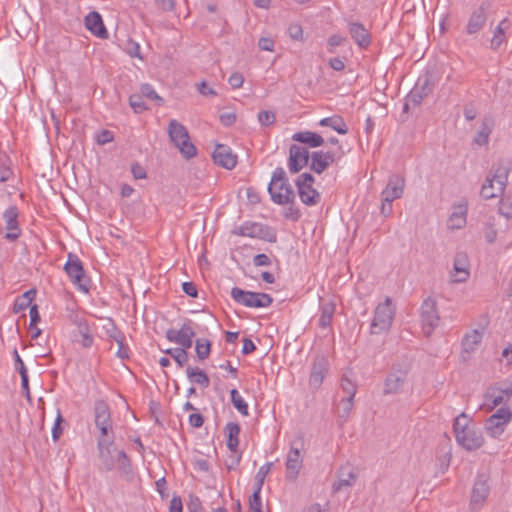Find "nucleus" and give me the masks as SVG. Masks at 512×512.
Masks as SVG:
<instances>
[{
	"mask_svg": "<svg viewBox=\"0 0 512 512\" xmlns=\"http://www.w3.org/2000/svg\"><path fill=\"white\" fill-rule=\"evenodd\" d=\"M249 512H263L261 496H250Z\"/></svg>",
	"mask_w": 512,
	"mask_h": 512,
	"instance_id": "55",
	"label": "nucleus"
},
{
	"mask_svg": "<svg viewBox=\"0 0 512 512\" xmlns=\"http://www.w3.org/2000/svg\"><path fill=\"white\" fill-rule=\"evenodd\" d=\"M226 435V444L228 449L232 453L238 452L239 447V434H240V426L235 422H228L224 428Z\"/></svg>",
	"mask_w": 512,
	"mask_h": 512,
	"instance_id": "32",
	"label": "nucleus"
},
{
	"mask_svg": "<svg viewBox=\"0 0 512 512\" xmlns=\"http://www.w3.org/2000/svg\"><path fill=\"white\" fill-rule=\"evenodd\" d=\"M395 316V307L392 300L386 297L384 302L379 303L374 311V317L371 323V333L380 334L388 331L392 325Z\"/></svg>",
	"mask_w": 512,
	"mask_h": 512,
	"instance_id": "6",
	"label": "nucleus"
},
{
	"mask_svg": "<svg viewBox=\"0 0 512 512\" xmlns=\"http://www.w3.org/2000/svg\"><path fill=\"white\" fill-rule=\"evenodd\" d=\"M432 92V86L428 77L419 79L415 87L408 94V101L414 106H418L422 103L423 99L426 98Z\"/></svg>",
	"mask_w": 512,
	"mask_h": 512,
	"instance_id": "26",
	"label": "nucleus"
},
{
	"mask_svg": "<svg viewBox=\"0 0 512 512\" xmlns=\"http://www.w3.org/2000/svg\"><path fill=\"white\" fill-rule=\"evenodd\" d=\"M492 132L491 125L486 120L482 121L480 130L477 132L473 142L479 146L486 145Z\"/></svg>",
	"mask_w": 512,
	"mask_h": 512,
	"instance_id": "41",
	"label": "nucleus"
},
{
	"mask_svg": "<svg viewBox=\"0 0 512 512\" xmlns=\"http://www.w3.org/2000/svg\"><path fill=\"white\" fill-rule=\"evenodd\" d=\"M13 176V171L9 164L0 163V183L7 182Z\"/></svg>",
	"mask_w": 512,
	"mask_h": 512,
	"instance_id": "58",
	"label": "nucleus"
},
{
	"mask_svg": "<svg viewBox=\"0 0 512 512\" xmlns=\"http://www.w3.org/2000/svg\"><path fill=\"white\" fill-rule=\"evenodd\" d=\"M18 215L19 213L16 206H10L3 213V219L5 220L7 229L5 238L9 241H15L21 234L18 224Z\"/></svg>",
	"mask_w": 512,
	"mask_h": 512,
	"instance_id": "23",
	"label": "nucleus"
},
{
	"mask_svg": "<svg viewBox=\"0 0 512 512\" xmlns=\"http://www.w3.org/2000/svg\"><path fill=\"white\" fill-rule=\"evenodd\" d=\"M195 351L199 360L207 359L211 352V342L208 339H197L195 341Z\"/></svg>",
	"mask_w": 512,
	"mask_h": 512,
	"instance_id": "42",
	"label": "nucleus"
},
{
	"mask_svg": "<svg viewBox=\"0 0 512 512\" xmlns=\"http://www.w3.org/2000/svg\"><path fill=\"white\" fill-rule=\"evenodd\" d=\"M512 420V410L508 406H502L490 415L484 424L488 436L498 439L505 432L508 424Z\"/></svg>",
	"mask_w": 512,
	"mask_h": 512,
	"instance_id": "8",
	"label": "nucleus"
},
{
	"mask_svg": "<svg viewBox=\"0 0 512 512\" xmlns=\"http://www.w3.org/2000/svg\"><path fill=\"white\" fill-rule=\"evenodd\" d=\"M289 35L294 40L303 39V29L299 24H291L288 28Z\"/></svg>",
	"mask_w": 512,
	"mask_h": 512,
	"instance_id": "61",
	"label": "nucleus"
},
{
	"mask_svg": "<svg viewBox=\"0 0 512 512\" xmlns=\"http://www.w3.org/2000/svg\"><path fill=\"white\" fill-rule=\"evenodd\" d=\"M354 398L352 397H345L342 398L339 407H338V416L339 418L343 419V421H346L353 409L354 406Z\"/></svg>",
	"mask_w": 512,
	"mask_h": 512,
	"instance_id": "43",
	"label": "nucleus"
},
{
	"mask_svg": "<svg viewBox=\"0 0 512 512\" xmlns=\"http://www.w3.org/2000/svg\"><path fill=\"white\" fill-rule=\"evenodd\" d=\"M195 335L190 320L184 322L179 330L171 328L166 331V338L176 344H179L188 337H194Z\"/></svg>",
	"mask_w": 512,
	"mask_h": 512,
	"instance_id": "31",
	"label": "nucleus"
},
{
	"mask_svg": "<svg viewBox=\"0 0 512 512\" xmlns=\"http://www.w3.org/2000/svg\"><path fill=\"white\" fill-rule=\"evenodd\" d=\"M510 171L511 164L508 161L499 160L494 163L481 187V197L489 200L502 196L508 184Z\"/></svg>",
	"mask_w": 512,
	"mask_h": 512,
	"instance_id": "1",
	"label": "nucleus"
},
{
	"mask_svg": "<svg viewBox=\"0 0 512 512\" xmlns=\"http://www.w3.org/2000/svg\"><path fill=\"white\" fill-rule=\"evenodd\" d=\"M244 77L241 73L235 72L228 78V83L234 89L240 88L243 85Z\"/></svg>",
	"mask_w": 512,
	"mask_h": 512,
	"instance_id": "59",
	"label": "nucleus"
},
{
	"mask_svg": "<svg viewBox=\"0 0 512 512\" xmlns=\"http://www.w3.org/2000/svg\"><path fill=\"white\" fill-rule=\"evenodd\" d=\"M13 357H14L15 369L19 372L20 376L28 375L25 364H24L23 360L21 359L16 348L13 351Z\"/></svg>",
	"mask_w": 512,
	"mask_h": 512,
	"instance_id": "54",
	"label": "nucleus"
},
{
	"mask_svg": "<svg viewBox=\"0 0 512 512\" xmlns=\"http://www.w3.org/2000/svg\"><path fill=\"white\" fill-rule=\"evenodd\" d=\"M303 458L300 448L291 445L286 458V477L289 480H296L302 468Z\"/></svg>",
	"mask_w": 512,
	"mask_h": 512,
	"instance_id": "22",
	"label": "nucleus"
},
{
	"mask_svg": "<svg viewBox=\"0 0 512 512\" xmlns=\"http://www.w3.org/2000/svg\"><path fill=\"white\" fill-rule=\"evenodd\" d=\"M310 156L311 153L307 147L296 144L291 145L287 163L289 172L296 174L308 166L310 164Z\"/></svg>",
	"mask_w": 512,
	"mask_h": 512,
	"instance_id": "15",
	"label": "nucleus"
},
{
	"mask_svg": "<svg viewBox=\"0 0 512 512\" xmlns=\"http://www.w3.org/2000/svg\"><path fill=\"white\" fill-rule=\"evenodd\" d=\"M405 187V178L400 174H392L388 178L386 187L383 189L381 196L387 200L394 201L403 196Z\"/></svg>",
	"mask_w": 512,
	"mask_h": 512,
	"instance_id": "20",
	"label": "nucleus"
},
{
	"mask_svg": "<svg viewBox=\"0 0 512 512\" xmlns=\"http://www.w3.org/2000/svg\"><path fill=\"white\" fill-rule=\"evenodd\" d=\"M94 423L96 428L113 425L110 407L104 400L94 403Z\"/></svg>",
	"mask_w": 512,
	"mask_h": 512,
	"instance_id": "27",
	"label": "nucleus"
},
{
	"mask_svg": "<svg viewBox=\"0 0 512 512\" xmlns=\"http://www.w3.org/2000/svg\"><path fill=\"white\" fill-rule=\"evenodd\" d=\"M355 480L356 475L353 472H350L347 478H340L337 482L333 484V492H339L343 487L352 486Z\"/></svg>",
	"mask_w": 512,
	"mask_h": 512,
	"instance_id": "49",
	"label": "nucleus"
},
{
	"mask_svg": "<svg viewBox=\"0 0 512 512\" xmlns=\"http://www.w3.org/2000/svg\"><path fill=\"white\" fill-rule=\"evenodd\" d=\"M453 432L457 443L468 451L477 450L484 443L481 431L475 427L472 419L465 413H461L455 418Z\"/></svg>",
	"mask_w": 512,
	"mask_h": 512,
	"instance_id": "3",
	"label": "nucleus"
},
{
	"mask_svg": "<svg viewBox=\"0 0 512 512\" xmlns=\"http://www.w3.org/2000/svg\"><path fill=\"white\" fill-rule=\"evenodd\" d=\"M78 328V332L81 336V345L82 347L84 348H89L93 345V342H94V338L91 334V330H90V327H89V324H88V321L81 317V318H76L75 322H74Z\"/></svg>",
	"mask_w": 512,
	"mask_h": 512,
	"instance_id": "34",
	"label": "nucleus"
},
{
	"mask_svg": "<svg viewBox=\"0 0 512 512\" xmlns=\"http://www.w3.org/2000/svg\"><path fill=\"white\" fill-rule=\"evenodd\" d=\"M64 270L78 290L84 293L89 292L90 279L86 276L83 264L77 255L73 253L68 254Z\"/></svg>",
	"mask_w": 512,
	"mask_h": 512,
	"instance_id": "9",
	"label": "nucleus"
},
{
	"mask_svg": "<svg viewBox=\"0 0 512 512\" xmlns=\"http://www.w3.org/2000/svg\"><path fill=\"white\" fill-rule=\"evenodd\" d=\"M489 492L490 487L488 485V479L484 475L478 476L472 489L470 501L471 509H480L483 503L485 502L487 496L489 495Z\"/></svg>",
	"mask_w": 512,
	"mask_h": 512,
	"instance_id": "19",
	"label": "nucleus"
},
{
	"mask_svg": "<svg viewBox=\"0 0 512 512\" xmlns=\"http://www.w3.org/2000/svg\"><path fill=\"white\" fill-rule=\"evenodd\" d=\"M155 4L163 12H170L175 8L174 0H155Z\"/></svg>",
	"mask_w": 512,
	"mask_h": 512,
	"instance_id": "62",
	"label": "nucleus"
},
{
	"mask_svg": "<svg viewBox=\"0 0 512 512\" xmlns=\"http://www.w3.org/2000/svg\"><path fill=\"white\" fill-rule=\"evenodd\" d=\"M169 512H183V504L181 497L174 495L170 500Z\"/></svg>",
	"mask_w": 512,
	"mask_h": 512,
	"instance_id": "64",
	"label": "nucleus"
},
{
	"mask_svg": "<svg viewBox=\"0 0 512 512\" xmlns=\"http://www.w3.org/2000/svg\"><path fill=\"white\" fill-rule=\"evenodd\" d=\"M315 178L310 173L300 174L295 185L301 202L306 206H316L321 202V194L313 187Z\"/></svg>",
	"mask_w": 512,
	"mask_h": 512,
	"instance_id": "10",
	"label": "nucleus"
},
{
	"mask_svg": "<svg viewBox=\"0 0 512 512\" xmlns=\"http://www.w3.org/2000/svg\"><path fill=\"white\" fill-rule=\"evenodd\" d=\"M186 375L191 382L198 384L202 388H208L210 386L209 376L199 367L187 366Z\"/></svg>",
	"mask_w": 512,
	"mask_h": 512,
	"instance_id": "35",
	"label": "nucleus"
},
{
	"mask_svg": "<svg viewBox=\"0 0 512 512\" xmlns=\"http://www.w3.org/2000/svg\"><path fill=\"white\" fill-rule=\"evenodd\" d=\"M36 296V289L32 288L25 293H23L20 297H18L14 303L13 311L14 313H19L24 311L28 307H31V303Z\"/></svg>",
	"mask_w": 512,
	"mask_h": 512,
	"instance_id": "38",
	"label": "nucleus"
},
{
	"mask_svg": "<svg viewBox=\"0 0 512 512\" xmlns=\"http://www.w3.org/2000/svg\"><path fill=\"white\" fill-rule=\"evenodd\" d=\"M164 353L170 355L179 367H183L188 362V353L184 349L169 348Z\"/></svg>",
	"mask_w": 512,
	"mask_h": 512,
	"instance_id": "44",
	"label": "nucleus"
},
{
	"mask_svg": "<svg viewBox=\"0 0 512 512\" xmlns=\"http://www.w3.org/2000/svg\"><path fill=\"white\" fill-rule=\"evenodd\" d=\"M117 345H118V350L116 352L117 357L122 360L129 359L130 348L128 347L127 344H125V341H121V342L117 343Z\"/></svg>",
	"mask_w": 512,
	"mask_h": 512,
	"instance_id": "63",
	"label": "nucleus"
},
{
	"mask_svg": "<svg viewBox=\"0 0 512 512\" xmlns=\"http://www.w3.org/2000/svg\"><path fill=\"white\" fill-rule=\"evenodd\" d=\"M235 233L240 236L259 238L268 242H276V233L268 226L257 222H245Z\"/></svg>",
	"mask_w": 512,
	"mask_h": 512,
	"instance_id": "14",
	"label": "nucleus"
},
{
	"mask_svg": "<svg viewBox=\"0 0 512 512\" xmlns=\"http://www.w3.org/2000/svg\"><path fill=\"white\" fill-rule=\"evenodd\" d=\"M131 173L135 179H145L147 177L146 170L138 162L132 164Z\"/></svg>",
	"mask_w": 512,
	"mask_h": 512,
	"instance_id": "60",
	"label": "nucleus"
},
{
	"mask_svg": "<svg viewBox=\"0 0 512 512\" xmlns=\"http://www.w3.org/2000/svg\"><path fill=\"white\" fill-rule=\"evenodd\" d=\"M129 105L135 113H142L148 109L141 94H132L129 97Z\"/></svg>",
	"mask_w": 512,
	"mask_h": 512,
	"instance_id": "45",
	"label": "nucleus"
},
{
	"mask_svg": "<svg viewBox=\"0 0 512 512\" xmlns=\"http://www.w3.org/2000/svg\"><path fill=\"white\" fill-rule=\"evenodd\" d=\"M214 162L228 170L233 169L237 164V156L232 153L229 146L218 144L212 154Z\"/></svg>",
	"mask_w": 512,
	"mask_h": 512,
	"instance_id": "21",
	"label": "nucleus"
},
{
	"mask_svg": "<svg viewBox=\"0 0 512 512\" xmlns=\"http://www.w3.org/2000/svg\"><path fill=\"white\" fill-rule=\"evenodd\" d=\"M408 369H398L392 367L391 372L387 375L384 382V395H394L402 391L404 384L407 381Z\"/></svg>",
	"mask_w": 512,
	"mask_h": 512,
	"instance_id": "17",
	"label": "nucleus"
},
{
	"mask_svg": "<svg viewBox=\"0 0 512 512\" xmlns=\"http://www.w3.org/2000/svg\"><path fill=\"white\" fill-rule=\"evenodd\" d=\"M85 27L95 36L101 39H107L109 37L108 31L103 23L101 15L92 11L85 17Z\"/></svg>",
	"mask_w": 512,
	"mask_h": 512,
	"instance_id": "25",
	"label": "nucleus"
},
{
	"mask_svg": "<svg viewBox=\"0 0 512 512\" xmlns=\"http://www.w3.org/2000/svg\"><path fill=\"white\" fill-rule=\"evenodd\" d=\"M336 310V301L333 298L321 299L320 301V318L319 326L323 329L329 327L332 323L333 316Z\"/></svg>",
	"mask_w": 512,
	"mask_h": 512,
	"instance_id": "29",
	"label": "nucleus"
},
{
	"mask_svg": "<svg viewBox=\"0 0 512 512\" xmlns=\"http://www.w3.org/2000/svg\"><path fill=\"white\" fill-rule=\"evenodd\" d=\"M275 119L276 116L272 111L264 110L258 113V121L262 126H270L274 124Z\"/></svg>",
	"mask_w": 512,
	"mask_h": 512,
	"instance_id": "53",
	"label": "nucleus"
},
{
	"mask_svg": "<svg viewBox=\"0 0 512 512\" xmlns=\"http://www.w3.org/2000/svg\"><path fill=\"white\" fill-rule=\"evenodd\" d=\"M467 209L465 206L459 205L448 218L447 226L450 229H461L466 224Z\"/></svg>",
	"mask_w": 512,
	"mask_h": 512,
	"instance_id": "36",
	"label": "nucleus"
},
{
	"mask_svg": "<svg viewBox=\"0 0 512 512\" xmlns=\"http://www.w3.org/2000/svg\"><path fill=\"white\" fill-rule=\"evenodd\" d=\"M490 5L487 2H483L478 8H476L470 15L468 22L465 27V32L468 35H475L479 33L485 26L488 19V9Z\"/></svg>",
	"mask_w": 512,
	"mask_h": 512,
	"instance_id": "18",
	"label": "nucleus"
},
{
	"mask_svg": "<svg viewBox=\"0 0 512 512\" xmlns=\"http://www.w3.org/2000/svg\"><path fill=\"white\" fill-rule=\"evenodd\" d=\"M420 319L423 333L430 336L440 323L437 301L434 298L427 297L423 300L420 306Z\"/></svg>",
	"mask_w": 512,
	"mask_h": 512,
	"instance_id": "12",
	"label": "nucleus"
},
{
	"mask_svg": "<svg viewBox=\"0 0 512 512\" xmlns=\"http://www.w3.org/2000/svg\"><path fill=\"white\" fill-rule=\"evenodd\" d=\"M267 190L271 201L281 206L292 203L296 199V194L283 167H277L273 171Z\"/></svg>",
	"mask_w": 512,
	"mask_h": 512,
	"instance_id": "4",
	"label": "nucleus"
},
{
	"mask_svg": "<svg viewBox=\"0 0 512 512\" xmlns=\"http://www.w3.org/2000/svg\"><path fill=\"white\" fill-rule=\"evenodd\" d=\"M341 388L347 394V397H355L357 385L346 376L341 379Z\"/></svg>",
	"mask_w": 512,
	"mask_h": 512,
	"instance_id": "50",
	"label": "nucleus"
},
{
	"mask_svg": "<svg viewBox=\"0 0 512 512\" xmlns=\"http://www.w3.org/2000/svg\"><path fill=\"white\" fill-rule=\"evenodd\" d=\"M288 207L284 210L283 216L293 222H297L301 218V212L298 207L295 206V201L287 204Z\"/></svg>",
	"mask_w": 512,
	"mask_h": 512,
	"instance_id": "48",
	"label": "nucleus"
},
{
	"mask_svg": "<svg viewBox=\"0 0 512 512\" xmlns=\"http://www.w3.org/2000/svg\"><path fill=\"white\" fill-rule=\"evenodd\" d=\"M113 139H114L113 133L110 130H106V129L100 131V133L97 134V138H96L97 143L99 145H105L107 143H110L113 141Z\"/></svg>",
	"mask_w": 512,
	"mask_h": 512,
	"instance_id": "56",
	"label": "nucleus"
},
{
	"mask_svg": "<svg viewBox=\"0 0 512 512\" xmlns=\"http://www.w3.org/2000/svg\"><path fill=\"white\" fill-rule=\"evenodd\" d=\"M124 50L130 57H135L140 60H143V56L140 51V45L136 41L128 39L125 44Z\"/></svg>",
	"mask_w": 512,
	"mask_h": 512,
	"instance_id": "47",
	"label": "nucleus"
},
{
	"mask_svg": "<svg viewBox=\"0 0 512 512\" xmlns=\"http://www.w3.org/2000/svg\"><path fill=\"white\" fill-rule=\"evenodd\" d=\"M188 512H205L200 498L196 495L189 496V502L187 503Z\"/></svg>",
	"mask_w": 512,
	"mask_h": 512,
	"instance_id": "51",
	"label": "nucleus"
},
{
	"mask_svg": "<svg viewBox=\"0 0 512 512\" xmlns=\"http://www.w3.org/2000/svg\"><path fill=\"white\" fill-rule=\"evenodd\" d=\"M453 271L452 277L455 283H463L469 278V261L466 253L459 252L455 255Z\"/></svg>",
	"mask_w": 512,
	"mask_h": 512,
	"instance_id": "24",
	"label": "nucleus"
},
{
	"mask_svg": "<svg viewBox=\"0 0 512 512\" xmlns=\"http://www.w3.org/2000/svg\"><path fill=\"white\" fill-rule=\"evenodd\" d=\"M319 125L323 127H330L331 129H333L334 131L341 135H345L349 131L346 122L340 115H333L330 117L323 118L319 121Z\"/></svg>",
	"mask_w": 512,
	"mask_h": 512,
	"instance_id": "33",
	"label": "nucleus"
},
{
	"mask_svg": "<svg viewBox=\"0 0 512 512\" xmlns=\"http://www.w3.org/2000/svg\"><path fill=\"white\" fill-rule=\"evenodd\" d=\"M499 212L506 218L512 217V202L510 200L502 199L499 203Z\"/></svg>",
	"mask_w": 512,
	"mask_h": 512,
	"instance_id": "57",
	"label": "nucleus"
},
{
	"mask_svg": "<svg viewBox=\"0 0 512 512\" xmlns=\"http://www.w3.org/2000/svg\"><path fill=\"white\" fill-rule=\"evenodd\" d=\"M348 29L352 39L359 47L367 48L371 44V36L362 23L350 22Z\"/></svg>",
	"mask_w": 512,
	"mask_h": 512,
	"instance_id": "28",
	"label": "nucleus"
},
{
	"mask_svg": "<svg viewBox=\"0 0 512 512\" xmlns=\"http://www.w3.org/2000/svg\"><path fill=\"white\" fill-rule=\"evenodd\" d=\"M230 396H231V402H232L233 406L235 407V409L243 416H248L249 415L248 404L241 397L238 390L232 389L230 391Z\"/></svg>",
	"mask_w": 512,
	"mask_h": 512,
	"instance_id": "40",
	"label": "nucleus"
},
{
	"mask_svg": "<svg viewBox=\"0 0 512 512\" xmlns=\"http://www.w3.org/2000/svg\"><path fill=\"white\" fill-rule=\"evenodd\" d=\"M482 337V333L478 330H473L466 334L462 339L463 352L469 354L475 351L477 346L481 343Z\"/></svg>",
	"mask_w": 512,
	"mask_h": 512,
	"instance_id": "37",
	"label": "nucleus"
},
{
	"mask_svg": "<svg viewBox=\"0 0 512 512\" xmlns=\"http://www.w3.org/2000/svg\"><path fill=\"white\" fill-rule=\"evenodd\" d=\"M99 430V435L97 437V442L102 440L104 442L114 441L113 436V425L102 426L97 428Z\"/></svg>",
	"mask_w": 512,
	"mask_h": 512,
	"instance_id": "52",
	"label": "nucleus"
},
{
	"mask_svg": "<svg viewBox=\"0 0 512 512\" xmlns=\"http://www.w3.org/2000/svg\"><path fill=\"white\" fill-rule=\"evenodd\" d=\"M508 19H503L499 25L495 28L493 37L491 39V48L497 50L501 44L505 41V28L507 27Z\"/></svg>",
	"mask_w": 512,
	"mask_h": 512,
	"instance_id": "39",
	"label": "nucleus"
},
{
	"mask_svg": "<svg viewBox=\"0 0 512 512\" xmlns=\"http://www.w3.org/2000/svg\"><path fill=\"white\" fill-rule=\"evenodd\" d=\"M168 134L171 141L186 159H190L196 155V147L190 141L188 131L184 125L175 119L170 120Z\"/></svg>",
	"mask_w": 512,
	"mask_h": 512,
	"instance_id": "5",
	"label": "nucleus"
},
{
	"mask_svg": "<svg viewBox=\"0 0 512 512\" xmlns=\"http://www.w3.org/2000/svg\"><path fill=\"white\" fill-rule=\"evenodd\" d=\"M98 457L101 468L107 472L112 471L117 463L121 475H129L132 472V463L124 450H117L114 441L97 443Z\"/></svg>",
	"mask_w": 512,
	"mask_h": 512,
	"instance_id": "2",
	"label": "nucleus"
},
{
	"mask_svg": "<svg viewBox=\"0 0 512 512\" xmlns=\"http://www.w3.org/2000/svg\"><path fill=\"white\" fill-rule=\"evenodd\" d=\"M503 387H499L496 385H492L488 387L484 394V406L487 410L492 411L496 407L503 404V406H506L505 404L511 399L512 397V377L507 379L503 383Z\"/></svg>",
	"mask_w": 512,
	"mask_h": 512,
	"instance_id": "11",
	"label": "nucleus"
},
{
	"mask_svg": "<svg viewBox=\"0 0 512 512\" xmlns=\"http://www.w3.org/2000/svg\"><path fill=\"white\" fill-rule=\"evenodd\" d=\"M231 297L236 303L249 308H266L273 303V298L267 293L247 291L239 287L231 289Z\"/></svg>",
	"mask_w": 512,
	"mask_h": 512,
	"instance_id": "7",
	"label": "nucleus"
},
{
	"mask_svg": "<svg viewBox=\"0 0 512 512\" xmlns=\"http://www.w3.org/2000/svg\"><path fill=\"white\" fill-rule=\"evenodd\" d=\"M140 91H141L142 96H144L150 100L157 101L159 103V105L163 104V102H164L163 99L157 94V92L154 90L152 85H150L148 83L142 84Z\"/></svg>",
	"mask_w": 512,
	"mask_h": 512,
	"instance_id": "46",
	"label": "nucleus"
},
{
	"mask_svg": "<svg viewBox=\"0 0 512 512\" xmlns=\"http://www.w3.org/2000/svg\"><path fill=\"white\" fill-rule=\"evenodd\" d=\"M292 140L306 144L310 148L320 147L325 142L324 138L320 134L308 130L294 133L292 135Z\"/></svg>",
	"mask_w": 512,
	"mask_h": 512,
	"instance_id": "30",
	"label": "nucleus"
},
{
	"mask_svg": "<svg viewBox=\"0 0 512 512\" xmlns=\"http://www.w3.org/2000/svg\"><path fill=\"white\" fill-rule=\"evenodd\" d=\"M343 155L334 150H317L313 151L310 156L309 168L316 174H322L332 164L337 162Z\"/></svg>",
	"mask_w": 512,
	"mask_h": 512,
	"instance_id": "13",
	"label": "nucleus"
},
{
	"mask_svg": "<svg viewBox=\"0 0 512 512\" xmlns=\"http://www.w3.org/2000/svg\"><path fill=\"white\" fill-rule=\"evenodd\" d=\"M329 370L328 359L323 355H317L312 362L311 373L309 377V387L316 391L318 390Z\"/></svg>",
	"mask_w": 512,
	"mask_h": 512,
	"instance_id": "16",
	"label": "nucleus"
}]
</instances>
